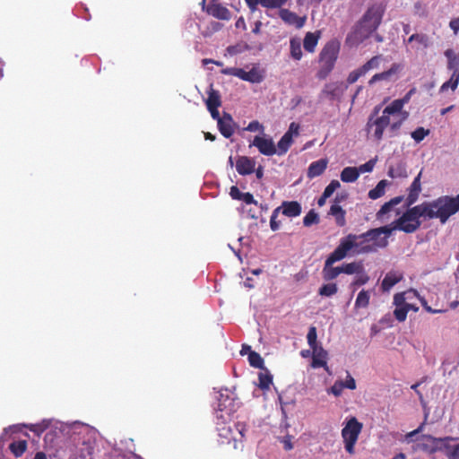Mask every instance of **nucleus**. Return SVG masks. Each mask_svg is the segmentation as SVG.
<instances>
[{"label":"nucleus","instance_id":"f257e3e1","mask_svg":"<svg viewBox=\"0 0 459 459\" xmlns=\"http://www.w3.org/2000/svg\"><path fill=\"white\" fill-rule=\"evenodd\" d=\"M381 107L376 106L369 115L365 126L367 135L369 139L377 143L383 141L384 132L387 129L390 137H395L399 134V130L404 124L396 112L388 104L379 115Z\"/></svg>","mask_w":459,"mask_h":459},{"label":"nucleus","instance_id":"f03ea898","mask_svg":"<svg viewBox=\"0 0 459 459\" xmlns=\"http://www.w3.org/2000/svg\"><path fill=\"white\" fill-rule=\"evenodd\" d=\"M384 9L379 4L369 6L347 36L346 43L358 46L369 39L381 25Z\"/></svg>","mask_w":459,"mask_h":459},{"label":"nucleus","instance_id":"7ed1b4c3","mask_svg":"<svg viewBox=\"0 0 459 459\" xmlns=\"http://www.w3.org/2000/svg\"><path fill=\"white\" fill-rule=\"evenodd\" d=\"M340 50V44L336 40L327 42L318 56L319 68L316 77L325 80L334 69L336 59Z\"/></svg>","mask_w":459,"mask_h":459},{"label":"nucleus","instance_id":"20e7f679","mask_svg":"<svg viewBox=\"0 0 459 459\" xmlns=\"http://www.w3.org/2000/svg\"><path fill=\"white\" fill-rule=\"evenodd\" d=\"M338 247L345 256L348 255L350 251H353V254L357 255L374 252V248L370 247L368 238L366 237V232L359 235L349 234L340 240Z\"/></svg>","mask_w":459,"mask_h":459},{"label":"nucleus","instance_id":"39448f33","mask_svg":"<svg viewBox=\"0 0 459 459\" xmlns=\"http://www.w3.org/2000/svg\"><path fill=\"white\" fill-rule=\"evenodd\" d=\"M223 409L221 408V403H219V408L216 411V425L217 429L219 431V435L230 441L233 439L234 441H242L245 437V432L247 430L245 423L238 422L235 424L234 429L230 427H225V423L227 418L230 417V411H226L225 414L222 412Z\"/></svg>","mask_w":459,"mask_h":459},{"label":"nucleus","instance_id":"423d86ee","mask_svg":"<svg viewBox=\"0 0 459 459\" xmlns=\"http://www.w3.org/2000/svg\"><path fill=\"white\" fill-rule=\"evenodd\" d=\"M407 208L403 214L395 220L392 225L394 230H401L406 234H411L417 231L420 227L421 221L420 218H421V215L418 204L412 208Z\"/></svg>","mask_w":459,"mask_h":459},{"label":"nucleus","instance_id":"0eeeda50","mask_svg":"<svg viewBox=\"0 0 459 459\" xmlns=\"http://www.w3.org/2000/svg\"><path fill=\"white\" fill-rule=\"evenodd\" d=\"M362 424L356 417H351L345 427L342 429V437L344 443V448L347 453L353 455L355 453V446L359 437Z\"/></svg>","mask_w":459,"mask_h":459},{"label":"nucleus","instance_id":"6e6552de","mask_svg":"<svg viewBox=\"0 0 459 459\" xmlns=\"http://www.w3.org/2000/svg\"><path fill=\"white\" fill-rule=\"evenodd\" d=\"M393 231H394V228L391 223L380 226V228H372L366 232V237L368 238L370 247L374 248V252L387 247L388 238Z\"/></svg>","mask_w":459,"mask_h":459},{"label":"nucleus","instance_id":"1a4fd4ad","mask_svg":"<svg viewBox=\"0 0 459 459\" xmlns=\"http://www.w3.org/2000/svg\"><path fill=\"white\" fill-rule=\"evenodd\" d=\"M437 218L442 223L446 222L450 216L459 211V194L453 197L449 195L440 196L436 199Z\"/></svg>","mask_w":459,"mask_h":459},{"label":"nucleus","instance_id":"9d476101","mask_svg":"<svg viewBox=\"0 0 459 459\" xmlns=\"http://www.w3.org/2000/svg\"><path fill=\"white\" fill-rule=\"evenodd\" d=\"M345 257V255L337 246L325 260L322 270V277L325 281H332L339 276L342 273V268L341 266H333V264Z\"/></svg>","mask_w":459,"mask_h":459},{"label":"nucleus","instance_id":"9b49d317","mask_svg":"<svg viewBox=\"0 0 459 459\" xmlns=\"http://www.w3.org/2000/svg\"><path fill=\"white\" fill-rule=\"evenodd\" d=\"M347 87L342 82L335 81L326 82L319 94L320 100L340 101Z\"/></svg>","mask_w":459,"mask_h":459},{"label":"nucleus","instance_id":"f8f14e48","mask_svg":"<svg viewBox=\"0 0 459 459\" xmlns=\"http://www.w3.org/2000/svg\"><path fill=\"white\" fill-rule=\"evenodd\" d=\"M206 13L218 20L230 21L231 19L230 11L219 0H211L206 6Z\"/></svg>","mask_w":459,"mask_h":459},{"label":"nucleus","instance_id":"ddd939ff","mask_svg":"<svg viewBox=\"0 0 459 459\" xmlns=\"http://www.w3.org/2000/svg\"><path fill=\"white\" fill-rule=\"evenodd\" d=\"M445 439L443 437H436L431 435H423L421 441L419 443L420 448L429 455H433L441 451V445Z\"/></svg>","mask_w":459,"mask_h":459},{"label":"nucleus","instance_id":"4468645a","mask_svg":"<svg viewBox=\"0 0 459 459\" xmlns=\"http://www.w3.org/2000/svg\"><path fill=\"white\" fill-rule=\"evenodd\" d=\"M403 65L401 64H393L391 67L382 73L374 74L368 81V85H374L378 81H391L398 77V74L402 71Z\"/></svg>","mask_w":459,"mask_h":459},{"label":"nucleus","instance_id":"2eb2a0df","mask_svg":"<svg viewBox=\"0 0 459 459\" xmlns=\"http://www.w3.org/2000/svg\"><path fill=\"white\" fill-rule=\"evenodd\" d=\"M279 16L286 24L293 25L297 29L302 28L307 20L306 17H299L296 13L287 8H281Z\"/></svg>","mask_w":459,"mask_h":459},{"label":"nucleus","instance_id":"dca6fc26","mask_svg":"<svg viewBox=\"0 0 459 459\" xmlns=\"http://www.w3.org/2000/svg\"><path fill=\"white\" fill-rule=\"evenodd\" d=\"M415 92L414 89L410 90L406 95L401 99L394 100L389 105L396 112V114L405 122L409 117V113L404 110V106L409 102L411 95Z\"/></svg>","mask_w":459,"mask_h":459},{"label":"nucleus","instance_id":"f3484780","mask_svg":"<svg viewBox=\"0 0 459 459\" xmlns=\"http://www.w3.org/2000/svg\"><path fill=\"white\" fill-rule=\"evenodd\" d=\"M252 145L255 146L259 152L268 157L276 153L277 149L271 138H264L255 136L253 140Z\"/></svg>","mask_w":459,"mask_h":459},{"label":"nucleus","instance_id":"a211bd4d","mask_svg":"<svg viewBox=\"0 0 459 459\" xmlns=\"http://www.w3.org/2000/svg\"><path fill=\"white\" fill-rule=\"evenodd\" d=\"M421 171L414 178L413 182L411 184L408 188V195L405 198V206L411 207L412 204H414L421 192Z\"/></svg>","mask_w":459,"mask_h":459},{"label":"nucleus","instance_id":"6ab92c4d","mask_svg":"<svg viewBox=\"0 0 459 459\" xmlns=\"http://www.w3.org/2000/svg\"><path fill=\"white\" fill-rule=\"evenodd\" d=\"M234 120L228 113H223L221 119H219L218 127L224 138H230L234 134Z\"/></svg>","mask_w":459,"mask_h":459},{"label":"nucleus","instance_id":"aec40b11","mask_svg":"<svg viewBox=\"0 0 459 459\" xmlns=\"http://www.w3.org/2000/svg\"><path fill=\"white\" fill-rule=\"evenodd\" d=\"M342 197L336 196L333 199V203L331 206L329 214L333 215L335 218V223L338 226H344L346 224V212L342 208V206L338 204Z\"/></svg>","mask_w":459,"mask_h":459},{"label":"nucleus","instance_id":"412c9836","mask_svg":"<svg viewBox=\"0 0 459 459\" xmlns=\"http://www.w3.org/2000/svg\"><path fill=\"white\" fill-rule=\"evenodd\" d=\"M327 351L321 345L312 348V368L323 367L327 369Z\"/></svg>","mask_w":459,"mask_h":459},{"label":"nucleus","instance_id":"4be33fe9","mask_svg":"<svg viewBox=\"0 0 459 459\" xmlns=\"http://www.w3.org/2000/svg\"><path fill=\"white\" fill-rule=\"evenodd\" d=\"M255 162L248 156H240L236 163L237 171L241 175H248L255 171Z\"/></svg>","mask_w":459,"mask_h":459},{"label":"nucleus","instance_id":"5701e85b","mask_svg":"<svg viewBox=\"0 0 459 459\" xmlns=\"http://www.w3.org/2000/svg\"><path fill=\"white\" fill-rule=\"evenodd\" d=\"M280 208L287 217L299 216L302 212L301 204L298 201H283Z\"/></svg>","mask_w":459,"mask_h":459},{"label":"nucleus","instance_id":"b1692460","mask_svg":"<svg viewBox=\"0 0 459 459\" xmlns=\"http://www.w3.org/2000/svg\"><path fill=\"white\" fill-rule=\"evenodd\" d=\"M321 37V31H308L305 35V39L303 40V47L306 51L309 53H314L316 47L317 46V43Z\"/></svg>","mask_w":459,"mask_h":459},{"label":"nucleus","instance_id":"393cba45","mask_svg":"<svg viewBox=\"0 0 459 459\" xmlns=\"http://www.w3.org/2000/svg\"><path fill=\"white\" fill-rule=\"evenodd\" d=\"M328 160L326 159H321L319 160L312 162L307 169V177L314 178L315 177L322 175L326 169Z\"/></svg>","mask_w":459,"mask_h":459},{"label":"nucleus","instance_id":"a878e982","mask_svg":"<svg viewBox=\"0 0 459 459\" xmlns=\"http://www.w3.org/2000/svg\"><path fill=\"white\" fill-rule=\"evenodd\" d=\"M418 207L420 211L421 217L429 219L437 218L436 200L423 202L422 204H418Z\"/></svg>","mask_w":459,"mask_h":459},{"label":"nucleus","instance_id":"bb28decb","mask_svg":"<svg viewBox=\"0 0 459 459\" xmlns=\"http://www.w3.org/2000/svg\"><path fill=\"white\" fill-rule=\"evenodd\" d=\"M238 77L250 82H261L264 80L263 74L256 68H252L248 72H246L240 68V71L238 74Z\"/></svg>","mask_w":459,"mask_h":459},{"label":"nucleus","instance_id":"cd10ccee","mask_svg":"<svg viewBox=\"0 0 459 459\" xmlns=\"http://www.w3.org/2000/svg\"><path fill=\"white\" fill-rule=\"evenodd\" d=\"M402 280L403 276L401 273H397L395 272L386 273L382 281V290H389L395 284L399 283Z\"/></svg>","mask_w":459,"mask_h":459},{"label":"nucleus","instance_id":"c85d7f7f","mask_svg":"<svg viewBox=\"0 0 459 459\" xmlns=\"http://www.w3.org/2000/svg\"><path fill=\"white\" fill-rule=\"evenodd\" d=\"M387 175L390 178H406V163L403 160H399L394 164H391L387 169Z\"/></svg>","mask_w":459,"mask_h":459},{"label":"nucleus","instance_id":"c756f323","mask_svg":"<svg viewBox=\"0 0 459 459\" xmlns=\"http://www.w3.org/2000/svg\"><path fill=\"white\" fill-rule=\"evenodd\" d=\"M403 199L404 196L400 195L384 203L377 213V219H383L385 214L389 213L393 210L394 205H398V204H400Z\"/></svg>","mask_w":459,"mask_h":459},{"label":"nucleus","instance_id":"7c9ffc66","mask_svg":"<svg viewBox=\"0 0 459 459\" xmlns=\"http://www.w3.org/2000/svg\"><path fill=\"white\" fill-rule=\"evenodd\" d=\"M359 177V170L356 167H346L340 174V178L344 183H354Z\"/></svg>","mask_w":459,"mask_h":459},{"label":"nucleus","instance_id":"2f4dec72","mask_svg":"<svg viewBox=\"0 0 459 459\" xmlns=\"http://www.w3.org/2000/svg\"><path fill=\"white\" fill-rule=\"evenodd\" d=\"M445 56L447 57V68L452 72H459V54L455 53L452 48L445 51Z\"/></svg>","mask_w":459,"mask_h":459},{"label":"nucleus","instance_id":"473e14b6","mask_svg":"<svg viewBox=\"0 0 459 459\" xmlns=\"http://www.w3.org/2000/svg\"><path fill=\"white\" fill-rule=\"evenodd\" d=\"M291 134L290 133H286L278 142L276 153L279 155L286 153L289 151V148L291 145Z\"/></svg>","mask_w":459,"mask_h":459},{"label":"nucleus","instance_id":"72a5a7b5","mask_svg":"<svg viewBox=\"0 0 459 459\" xmlns=\"http://www.w3.org/2000/svg\"><path fill=\"white\" fill-rule=\"evenodd\" d=\"M383 60L382 55H377L372 56L363 65L360 66L363 73L366 74L373 69H377L380 66L381 61Z\"/></svg>","mask_w":459,"mask_h":459},{"label":"nucleus","instance_id":"f704fd0d","mask_svg":"<svg viewBox=\"0 0 459 459\" xmlns=\"http://www.w3.org/2000/svg\"><path fill=\"white\" fill-rule=\"evenodd\" d=\"M387 186L388 182L386 179H380L377 186L368 192V197L373 200L380 198L382 195H384L385 189Z\"/></svg>","mask_w":459,"mask_h":459},{"label":"nucleus","instance_id":"c9c22d12","mask_svg":"<svg viewBox=\"0 0 459 459\" xmlns=\"http://www.w3.org/2000/svg\"><path fill=\"white\" fill-rule=\"evenodd\" d=\"M10 451L15 457L22 456L27 449V441L26 440H16L13 441V443L9 446Z\"/></svg>","mask_w":459,"mask_h":459},{"label":"nucleus","instance_id":"e433bc0d","mask_svg":"<svg viewBox=\"0 0 459 459\" xmlns=\"http://www.w3.org/2000/svg\"><path fill=\"white\" fill-rule=\"evenodd\" d=\"M459 83V72H452V76L448 81L445 82L440 88L441 92H445L451 89L452 91H455Z\"/></svg>","mask_w":459,"mask_h":459},{"label":"nucleus","instance_id":"4c0bfd02","mask_svg":"<svg viewBox=\"0 0 459 459\" xmlns=\"http://www.w3.org/2000/svg\"><path fill=\"white\" fill-rule=\"evenodd\" d=\"M206 106L208 108H219L221 106V97L220 96V92L218 91L211 88L208 92V98L206 100Z\"/></svg>","mask_w":459,"mask_h":459},{"label":"nucleus","instance_id":"58836bf2","mask_svg":"<svg viewBox=\"0 0 459 459\" xmlns=\"http://www.w3.org/2000/svg\"><path fill=\"white\" fill-rule=\"evenodd\" d=\"M302 56L300 40L297 38L290 39V56L296 60H299Z\"/></svg>","mask_w":459,"mask_h":459},{"label":"nucleus","instance_id":"ea45409f","mask_svg":"<svg viewBox=\"0 0 459 459\" xmlns=\"http://www.w3.org/2000/svg\"><path fill=\"white\" fill-rule=\"evenodd\" d=\"M369 299H370V294H369V291L368 290H361L358 294H357V299H356V302H355V307L357 308H365V307H368V306L369 305Z\"/></svg>","mask_w":459,"mask_h":459},{"label":"nucleus","instance_id":"a19ab883","mask_svg":"<svg viewBox=\"0 0 459 459\" xmlns=\"http://www.w3.org/2000/svg\"><path fill=\"white\" fill-rule=\"evenodd\" d=\"M342 273L347 274L359 273L363 271V265L358 262L343 264L341 265Z\"/></svg>","mask_w":459,"mask_h":459},{"label":"nucleus","instance_id":"79ce46f5","mask_svg":"<svg viewBox=\"0 0 459 459\" xmlns=\"http://www.w3.org/2000/svg\"><path fill=\"white\" fill-rule=\"evenodd\" d=\"M247 360L250 364V366L256 368H264V360L262 358V356L255 352V351H250L247 356Z\"/></svg>","mask_w":459,"mask_h":459},{"label":"nucleus","instance_id":"37998d69","mask_svg":"<svg viewBox=\"0 0 459 459\" xmlns=\"http://www.w3.org/2000/svg\"><path fill=\"white\" fill-rule=\"evenodd\" d=\"M417 292L415 290H409L405 292H398L395 293L394 296V305L395 307H406L411 306L410 304H407L406 299L408 297L406 295L413 294L415 295Z\"/></svg>","mask_w":459,"mask_h":459},{"label":"nucleus","instance_id":"c03bdc74","mask_svg":"<svg viewBox=\"0 0 459 459\" xmlns=\"http://www.w3.org/2000/svg\"><path fill=\"white\" fill-rule=\"evenodd\" d=\"M407 42H417L419 45L424 48H428L429 46V39L425 33H413L410 36Z\"/></svg>","mask_w":459,"mask_h":459},{"label":"nucleus","instance_id":"a18cd8bd","mask_svg":"<svg viewBox=\"0 0 459 459\" xmlns=\"http://www.w3.org/2000/svg\"><path fill=\"white\" fill-rule=\"evenodd\" d=\"M429 129H427L423 126H419L411 133V136L416 143H419L429 135Z\"/></svg>","mask_w":459,"mask_h":459},{"label":"nucleus","instance_id":"49530a36","mask_svg":"<svg viewBox=\"0 0 459 459\" xmlns=\"http://www.w3.org/2000/svg\"><path fill=\"white\" fill-rule=\"evenodd\" d=\"M337 290H338V288H337L336 283H327V284L322 285L318 289V294L320 296L331 297V296L336 294Z\"/></svg>","mask_w":459,"mask_h":459},{"label":"nucleus","instance_id":"de8ad7c7","mask_svg":"<svg viewBox=\"0 0 459 459\" xmlns=\"http://www.w3.org/2000/svg\"><path fill=\"white\" fill-rule=\"evenodd\" d=\"M94 448L90 443H82L80 447L81 459H93Z\"/></svg>","mask_w":459,"mask_h":459},{"label":"nucleus","instance_id":"09e8293b","mask_svg":"<svg viewBox=\"0 0 459 459\" xmlns=\"http://www.w3.org/2000/svg\"><path fill=\"white\" fill-rule=\"evenodd\" d=\"M258 379V386L264 390H267L273 382V377L269 374V371H265V373H260Z\"/></svg>","mask_w":459,"mask_h":459},{"label":"nucleus","instance_id":"8fccbe9b","mask_svg":"<svg viewBox=\"0 0 459 459\" xmlns=\"http://www.w3.org/2000/svg\"><path fill=\"white\" fill-rule=\"evenodd\" d=\"M443 439H445V441L441 445L440 452H443L448 458V455H450L453 452V445H451V443L452 441L458 439V437L447 436L444 437Z\"/></svg>","mask_w":459,"mask_h":459},{"label":"nucleus","instance_id":"3c124183","mask_svg":"<svg viewBox=\"0 0 459 459\" xmlns=\"http://www.w3.org/2000/svg\"><path fill=\"white\" fill-rule=\"evenodd\" d=\"M410 310L411 306L395 307V309L394 310V316L398 321L403 322L406 320L407 313Z\"/></svg>","mask_w":459,"mask_h":459},{"label":"nucleus","instance_id":"603ef678","mask_svg":"<svg viewBox=\"0 0 459 459\" xmlns=\"http://www.w3.org/2000/svg\"><path fill=\"white\" fill-rule=\"evenodd\" d=\"M289 0H260V4L265 8H281Z\"/></svg>","mask_w":459,"mask_h":459},{"label":"nucleus","instance_id":"864d4df0","mask_svg":"<svg viewBox=\"0 0 459 459\" xmlns=\"http://www.w3.org/2000/svg\"><path fill=\"white\" fill-rule=\"evenodd\" d=\"M319 222V217L316 212L311 210L303 219L305 226H311Z\"/></svg>","mask_w":459,"mask_h":459},{"label":"nucleus","instance_id":"5fc2aeb1","mask_svg":"<svg viewBox=\"0 0 459 459\" xmlns=\"http://www.w3.org/2000/svg\"><path fill=\"white\" fill-rule=\"evenodd\" d=\"M281 212V208H276L273 211L272 215L270 217V229L273 231H277L280 229V221H277V217L279 212Z\"/></svg>","mask_w":459,"mask_h":459},{"label":"nucleus","instance_id":"6e6d98bb","mask_svg":"<svg viewBox=\"0 0 459 459\" xmlns=\"http://www.w3.org/2000/svg\"><path fill=\"white\" fill-rule=\"evenodd\" d=\"M307 337V342L311 349H313L316 346H318L317 342H316V329L315 326H311L309 328Z\"/></svg>","mask_w":459,"mask_h":459},{"label":"nucleus","instance_id":"4d7b16f0","mask_svg":"<svg viewBox=\"0 0 459 459\" xmlns=\"http://www.w3.org/2000/svg\"><path fill=\"white\" fill-rule=\"evenodd\" d=\"M365 74L363 73V71L361 70L360 67H359L358 69L351 72L347 77V82L350 85H351V83H354L356 82L359 78L362 75H364Z\"/></svg>","mask_w":459,"mask_h":459},{"label":"nucleus","instance_id":"13d9d810","mask_svg":"<svg viewBox=\"0 0 459 459\" xmlns=\"http://www.w3.org/2000/svg\"><path fill=\"white\" fill-rule=\"evenodd\" d=\"M340 187V183L338 182L337 179H333L329 184L328 186L325 188L324 190V194L325 195H327L328 197H330L333 192Z\"/></svg>","mask_w":459,"mask_h":459},{"label":"nucleus","instance_id":"bf43d9fd","mask_svg":"<svg viewBox=\"0 0 459 459\" xmlns=\"http://www.w3.org/2000/svg\"><path fill=\"white\" fill-rule=\"evenodd\" d=\"M377 160H370L368 162L360 165L359 168H357L359 174L364 172H371L374 169Z\"/></svg>","mask_w":459,"mask_h":459},{"label":"nucleus","instance_id":"052dcab7","mask_svg":"<svg viewBox=\"0 0 459 459\" xmlns=\"http://www.w3.org/2000/svg\"><path fill=\"white\" fill-rule=\"evenodd\" d=\"M245 129L247 131H260L261 134L264 132V126L257 120L249 122Z\"/></svg>","mask_w":459,"mask_h":459},{"label":"nucleus","instance_id":"680f3d73","mask_svg":"<svg viewBox=\"0 0 459 459\" xmlns=\"http://www.w3.org/2000/svg\"><path fill=\"white\" fill-rule=\"evenodd\" d=\"M369 281V276L363 271L359 273L357 279L354 281L353 285L361 286L366 284Z\"/></svg>","mask_w":459,"mask_h":459},{"label":"nucleus","instance_id":"e2e57ef3","mask_svg":"<svg viewBox=\"0 0 459 459\" xmlns=\"http://www.w3.org/2000/svg\"><path fill=\"white\" fill-rule=\"evenodd\" d=\"M343 383L341 381H336L331 387V392L334 394L335 397H338L343 390Z\"/></svg>","mask_w":459,"mask_h":459},{"label":"nucleus","instance_id":"0e129e2a","mask_svg":"<svg viewBox=\"0 0 459 459\" xmlns=\"http://www.w3.org/2000/svg\"><path fill=\"white\" fill-rule=\"evenodd\" d=\"M246 204H253L254 205H257L258 202L254 198L251 193H242L241 199Z\"/></svg>","mask_w":459,"mask_h":459},{"label":"nucleus","instance_id":"69168bd1","mask_svg":"<svg viewBox=\"0 0 459 459\" xmlns=\"http://www.w3.org/2000/svg\"><path fill=\"white\" fill-rule=\"evenodd\" d=\"M342 383L344 388L354 390L357 387L355 379L350 375L347 376L345 381Z\"/></svg>","mask_w":459,"mask_h":459},{"label":"nucleus","instance_id":"338daca9","mask_svg":"<svg viewBox=\"0 0 459 459\" xmlns=\"http://www.w3.org/2000/svg\"><path fill=\"white\" fill-rule=\"evenodd\" d=\"M48 428V425L41 423V424H35L31 425L30 427V429L33 432H35L38 436H39L41 433H43Z\"/></svg>","mask_w":459,"mask_h":459},{"label":"nucleus","instance_id":"774afa93","mask_svg":"<svg viewBox=\"0 0 459 459\" xmlns=\"http://www.w3.org/2000/svg\"><path fill=\"white\" fill-rule=\"evenodd\" d=\"M448 459H459V443L453 446L452 452L448 455Z\"/></svg>","mask_w":459,"mask_h":459}]
</instances>
